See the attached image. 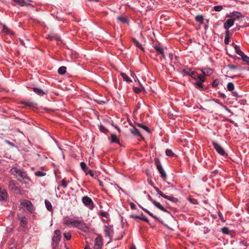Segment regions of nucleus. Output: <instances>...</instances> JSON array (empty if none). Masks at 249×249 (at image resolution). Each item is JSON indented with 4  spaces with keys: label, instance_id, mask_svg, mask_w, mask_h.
<instances>
[{
    "label": "nucleus",
    "instance_id": "f257e3e1",
    "mask_svg": "<svg viewBox=\"0 0 249 249\" xmlns=\"http://www.w3.org/2000/svg\"><path fill=\"white\" fill-rule=\"evenodd\" d=\"M10 173L14 175L19 181H22L26 178V173L16 167H13L10 170Z\"/></svg>",
    "mask_w": 249,
    "mask_h": 249
},
{
    "label": "nucleus",
    "instance_id": "f03ea898",
    "mask_svg": "<svg viewBox=\"0 0 249 249\" xmlns=\"http://www.w3.org/2000/svg\"><path fill=\"white\" fill-rule=\"evenodd\" d=\"M71 227L77 228L84 232H87L89 230V228L87 225V224L83 221L79 220H75L73 219Z\"/></svg>",
    "mask_w": 249,
    "mask_h": 249
},
{
    "label": "nucleus",
    "instance_id": "7ed1b4c3",
    "mask_svg": "<svg viewBox=\"0 0 249 249\" xmlns=\"http://www.w3.org/2000/svg\"><path fill=\"white\" fill-rule=\"evenodd\" d=\"M61 235L60 230H55L52 239V246L53 249L56 248L61 240Z\"/></svg>",
    "mask_w": 249,
    "mask_h": 249
},
{
    "label": "nucleus",
    "instance_id": "20e7f679",
    "mask_svg": "<svg viewBox=\"0 0 249 249\" xmlns=\"http://www.w3.org/2000/svg\"><path fill=\"white\" fill-rule=\"evenodd\" d=\"M82 202L89 209L92 210L94 208V203L92 199L88 196H84L82 198Z\"/></svg>",
    "mask_w": 249,
    "mask_h": 249
},
{
    "label": "nucleus",
    "instance_id": "39448f33",
    "mask_svg": "<svg viewBox=\"0 0 249 249\" xmlns=\"http://www.w3.org/2000/svg\"><path fill=\"white\" fill-rule=\"evenodd\" d=\"M9 189L11 191L17 194H20L21 192L20 188L16 186L14 180H10L9 181Z\"/></svg>",
    "mask_w": 249,
    "mask_h": 249
},
{
    "label": "nucleus",
    "instance_id": "423d86ee",
    "mask_svg": "<svg viewBox=\"0 0 249 249\" xmlns=\"http://www.w3.org/2000/svg\"><path fill=\"white\" fill-rule=\"evenodd\" d=\"M213 144L214 146V149L218 154L223 156L227 155V154L226 153L224 148L217 142L213 141Z\"/></svg>",
    "mask_w": 249,
    "mask_h": 249
},
{
    "label": "nucleus",
    "instance_id": "0eeeda50",
    "mask_svg": "<svg viewBox=\"0 0 249 249\" xmlns=\"http://www.w3.org/2000/svg\"><path fill=\"white\" fill-rule=\"evenodd\" d=\"M103 245V239L101 236L98 235L95 239L94 249H101Z\"/></svg>",
    "mask_w": 249,
    "mask_h": 249
},
{
    "label": "nucleus",
    "instance_id": "6e6552de",
    "mask_svg": "<svg viewBox=\"0 0 249 249\" xmlns=\"http://www.w3.org/2000/svg\"><path fill=\"white\" fill-rule=\"evenodd\" d=\"M21 204L27 208V210L30 212H32L33 211V206L32 203L27 200H23L21 202Z\"/></svg>",
    "mask_w": 249,
    "mask_h": 249
},
{
    "label": "nucleus",
    "instance_id": "1a4fd4ad",
    "mask_svg": "<svg viewBox=\"0 0 249 249\" xmlns=\"http://www.w3.org/2000/svg\"><path fill=\"white\" fill-rule=\"evenodd\" d=\"M241 14L240 12H233L230 13L229 15H227L226 17L230 18L231 19H232L233 21L234 22L235 20L239 19L241 17Z\"/></svg>",
    "mask_w": 249,
    "mask_h": 249
},
{
    "label": "nucleus",
    "instance_id": "9d476101",
    "mask_svg": "<svg viewBox=\"0 0 249 249\" xmlns=\"http://www.w3.org/2000/svg\"><path fill=\"white\" fill-rule=\"evenodd\" d=\"M157 168L159 173L160 174V177L164 179L166 178V174L165 173V172L164 171L162 166L159 163L158 164H157Z\"/></svg>",
    "mask_w": 249,
    "mask_h": 249
},
{
    "label": "nucleus",
    "instance_id": "9b49d317",
    "mask_svg": "<svg viewBox=\"0 0 249 249\" xmlns=\"http://www.w3.org/2000/svg\"><path fill=\"white\" fill-rule=\"evenodd\" d=\"M105 236L107 237H108L110 239V241H111V234L113 232L112 229L111 227L108 226H105L104 230Z\"/></svg>",
    "mask_w": 249,
    "mask_h": 249
},
{
    "label": "nucleus",
    "instance_id": "f8f14e48",
    "mask_svg": "<svg viewBox=\"0 0 249 249\" xmlns=\"http://www.w3.org/2000/svg\"><path fill=\"white\" fill-rule=\"evenodd\" d=\"M157 193L158 194H159L160 196H161L162 197H163V198H166L172 202H176L177 201V199L174 197H173V196H167V195H166L165 194H163L161 191H160V190L158 191L157 192Z\"/></svg>",
    "mask_w": 249,
    "mask_h": 249
},
{
    "label": "nucleus",
    "instance_id": "ddd939ff",
    "mask_svg": "<svg viewBox=\"0 0 249 249\" xmlns=\"http://www.w3.org/2000/svg\"><path fill=\"white\" fill-rule=\"evenodd\" d=\"M7 198V193L3 187L0 188V201L5 200Z\"/></svg>",
    "mask_w": 249,
    "mask_h": 249
},
{
    "label": "nucleus",
    "instance_id": "4468645a",
    "mask_svg": "<svg viewBox=\"0 0 249 249\" xmlns=\"http://www.w3.org/2000/svg\"><path fill=\"white\" fill-rule=\"evenodd\" d=\"M234 24V21L232 19L227 18L224 24V27L226 30V31L228 30L229 29L233 26Z\"/></svg>",
    "mask_w": 249,
    "mask_h": 249
},
{
    "label": "nucleus",
    "instance_id": "2eb2a0df",
    "mask_svg": "<svg viewBox=\"0 0 249 249\" xmlns=\"http://www.w3.org/2000/svg\"><path fill=\"white\" fill-rule=\"evenodd\" d=\"M18 218L20 221V226L25 228L27 227V219L25 216L20 217L19 215H18Z\"/></svg>",
    "mask_w": 249,
    "mask_h": 249
},
{
    "label": "nucleus",
    "instance_id": "dca6fc26",
    "mask_svg": "<svg viewBox=\"0 0 249 249\" xmlns=\"http://www.w3.org/2000/svg\"><path fill=\"white\" fill-rule=\"evenodd\" d=\"M12 0L15 2L16 4L18 5L19 6H27V5H29V0Z\"/></svg>",
    "mask_w": 249,
    "mask_h": 249
},
{
    "label": "nucleus",
    "instance_id": "f3484780",
    "mask_svg": "<svg viewBox=\"0 0 249 249\" xmlns=\"http://www.w3.org/2000/svg\"><path fill=\"white\" fill-rule=\"evenodd\" d=\"M153 204L154 205V206L158 208L161 211L167 212V210L166 208H165L160 202H158L156 201V200H153Z\"/></svg>",
    "mask_w": 249,
    "mask_h": 249
},
{
    "label": "nucleus",
    "instance_id": "a211bd4d",
    "mask_svg": "<svg viewBox=\"0 0 249 249\" xmlns=\"http://www.w3.org/2000/svg\"><path fill=\"white\" fill-rule=\"evenodd\" d=\"M154 48L158 53L160 54L163 57H165L164 51L162 47L160 46L155 45Z\"/></svg>",
    "mask_w": 249,
    "mask_h": 249
},
{
    "label": "nucleus",
    "instance_id": "6ab92c4d",
    "mask_svg": "<svg viewBox=\"0 0 249 249\" xmlns=\"http://www.w3.org/2000/svg\"><path fill=\"white\" fill-rule=\"evenodd\" d=\"M201 71L204 75H210L213 73V71L210 68H204L201 70Z\"/></svg>",
    "mask_w": 249,
    "mask_h": 249
},
{
    "label": "nucleus",
    "instance_id": "aec40b11",
    "mask_svg": "<svg viewBox=\"0 0 249 249\" xmlns=\"http://www.w3.org/2000/svg\"><path fill=\"white\" fill-rule=\"evenodd\" d=\"M33 90L36 94L40 96L45 94V92L42 89L39 88H35L33 89Z\"/></svg>",
    "mask_w": 249,
    "mask_h": 249
},
{
    "label": "nucleus",
    "instance_id": "412c9836",
    "mask_svg": "<svg viewBox=\"0 0 249 249\" xmlns=\"http://www.w3.org/2000/svg\"><path fill=\"white\" fill-rule=\"evenodd\" d=\"M2 31L3 33L6 34L14 35V33L5 25H2Z\"/></svg>",
    "mask_w": 249,
    "mask_h": 249
},
{
    "label": "nucleus",
    "instance_id": "4be33fe9",
    "mask_svg": "<svg viewBox=\"0 0 249 249\" xmlns=\"http://www.w3.org/2000/svg\"><path fill=\"white\" fill-rule=\"evenodd\" d=\"M137 125L138 127L143 129L144 130H145L147 133H150L149 128L145 124H144L143 123L138 124Z\"/></svg>",
    "mask_w": 249,
    "mask_h": 249
},
{
    "label": "nucleus",
    "instance_id": "5701e85b",
    "mask_svg": "<svg viewBox=\"0 0 249 249\" xmlns=\"http://www.w3.org/2000/svg\"><path fill=\"white\" fill-rule=\"evenodd\" d=\"M130 131L132 134L135 136H140V133L139 130L135 127H133L130 129Z\"/></svg>",
    "mask_w": 249,
    "mask_h": 249
},
{
    "label": "nucleus",
    "instance_id": "b1692460",
    "mask_svg": "<svg viewBox=\"0 0 249 249\" xmlns=\"http://www.w3.org/2000/svg\"><path fill=\"white\" fill-rule=\"evenodd\" d=\"M45 204L46 207L48 211H52L53 210L52 204L49 200H45Z\"/></svg>",
    "mask_w": 249,
    "mask_h": 249
},
{
    "label": "nucleus",
    "instance_id": "393cba45",
    "mask_svg": "<svg viewBox=\"0 0 249 249\" xmlns=\"http://www.w3.org/2000/svg\"><path fill=\"white\" fill-rule=\"evenodd\" d=\"M234 49L236 53L240 56H242L244 54V53L240 50L239 46L235 45Z\"/></svg>",
    "mask_w": 249,
    "mask_h": 249
},
{
    "label": "nucleus",
    "instance_id": "a878e982",
    "mask_svg": "<svg viewBox=\"0 0 249 249\" xmlns=\"http://www.w3.org/2000/svg\"><path fill=\"white\" fill-rule=\"evenodd\" d=\"M121 76H122L123 79L127 82H131V79L124 73H121Z\"/></svg>",
    "mask_w": 249,
    "mask_h": 249
},
{
    "label": "nucleus",
    "instance_id": "bb28decb",
    "mask_svg": "<svg viewBox=\"0 0 249 249\" xmlns=\"http://www.w3.org/2000/svg\"><path fill=\"white\" fill-rule=\"evenodd\" d=\"M230 39V32L229 30L226 31V36L224 39V42L226 44L229 43Z\"/></svg>",
    "mask_w": 249,
    "mask_h": 249
},
{
    "label": "nucleus",
    "instance_id": "cd10ccee",
    "mask_svg": "<svg viewBox=\"0 0 249 249\" xmlns=\"http://www.w3.org/2000/svg\"><path fill=\"white\" fill-rule=\"evenodd\" d=\"M227 89L228 90L231 91L234 90V86L233 84L231 82H229L228 83L227 86Z\"/></svg>",
    "mask_w": 249,
    "mask_h": 249
},
{
    "label": "nucleus",
    "instance_id": "c85d7f7f",
    "mask_svg": "<svg viewBox=\"0 0 249 249\" xmlns=\"http://www.w3.org/2000/svg\"><path fill=\"white\" fill-rule=\"evenodd\" d=\"M72 219L73 218H67L64 220V223L66 225L71 227Z\"/></svg>",
    "mask_w": 249,
    "mask_h": 249
},
{
    "label": "nucleus",
    "instance_id": "c756f323",
    "mask_svg": "<svg viewBox=\"0 0 249 249\" xmlns=\"http://www.w3.org/2000/svg\"><path fill=\"white\" fill-rule=\"evenodd\" d=\"M196 79H198L199 80L198 81L202 82V83L204 82L205 80V78L204 77V76H202L199 74L196 75Z\"/></svg>",
    "mask_w": 249,
    "mask_h": 249
},
{
    "label": "nucleus",
    "instance_id": "7c9ffc66",
    "mask_svg": "<svg viewBox=\"0 0 249 249\" xmlns=\"http://www.w3.org/2000/svg\"><path fill=\"white\" fill-rule=\"evenodd\" d=\"M194 85L197 89H202L203 87L202 82L199 81H196L194 83Z\"/></svg>",
    "mask_w": 249,
    "mask_h": 249
},
{
    "label": "nucleus",
    "instance_id": "2f4dec72",
    "mask_svg": "<svg viewBox=\"0 0 249 249\" xmlns=\"http://www.w3.org/2000/svg\"><path fill=\"white\" fill-rule=\"evenodd\" d=\"M132 40H133L134 44H135V45L136 46L140 48L142 50H143V48H142V45L136 39H133Z\"/></svg>",
    "mask_w": 249,
    "mask_h": 249
},
{
    "label": "nucleus",
    "instance_id": "473e14b6",
    "mask_svg": "<svg viewBox=\"0 0 249 249\" xmlns=\"http://www.w3.org/2000/svg\"><path fill=\"white\" fill-rule=\"evenodd\" d=\"M85 174L86 175H89L92 177H94V173L89 168H88L87 170L85 171Z\"/></svg>",
    "mask_w": 249,
    "mask_h": 249
},
{
    "label": "nucleus",
    "instance_id": "72a5a7b5",
    "mask_svg": "<svg viewBox=\"0 0 249 249\" xmlns=\"http://www.w3.org/2000/svg\"><path fill=\"white\" fill-rule=\"evenodd\" d=\"M185 72L187 73V74L191 76L194 79H196V74H195V73L193 71H192L191 70H189L188 71H186Z\"/></svg>",
    "mask_w": 249,
    "mask_h": 249
},
{
    "label": "nucleus",
    "instance_id": "f704fd0d",
    "mask_svg": "<svg viewBox=\"0 0 249 249\" xmlns=\"http://www.w3.org/2000/svg\"><path fill=\"white\" fill-rule=\"evenodd\" d=\"M221 231L225 234H229L230 230L228 227H224L221 229Z\"/></svg>",
    "mask_w": 249,
    "mask_h": 249
},
{
    "label": "nucleus",
    "instance_id": "c9c22d12",
    "mask_svg": "<svg viewBox=\"0 0 249 249\" xmlns=\"http://www.w3.org/2000/svg\"><path fill=\"white\" fill-rule=\"evenodd\" d=\"M166 155L169 157H172L174 156V153L173 152V151L169 149H167L165 151Z\"/></svg>",
    "mask_w": 249,
    "mask_h": 249
},
{
    "label": "nucleus",
    "instance_id": "e433bc0d",
    "mask_svg": "<svg viewBox=\"0 0 249 249\" xmlns=\"http://www.w3.org/2000/svg\"><path fill=\"white\" fill-rule=\"evenodd\" d=\"M80 166L81 168L83 169V170L85 172V171L87 170L89 168L86 164L84 162H81L80 163Z\"/></svg>",
    "mask_w": 249,
    "mask_h": 249
},
{
    "label": "nucleus",
    "instance_id": "4c0bfd02",
    "mask_svg": "<svg viewBox=\"0 0 249 249\" xmlns=\"http://www.w3.org/2000/svg\"><path fill=\"white\" fill-rule=\"evenodd\" d=\"M142 209L146 213H147L149 215H150L151 216H152L153 218H155V219H157V217L155 215H154L152 213H151V212H150L148 210H147V209H145V208H142Z\"/></svg>",
    "mask_w": 249,
    "mask_h": 249
},
{
    "label": "nucleus",
    "instance_id": "58836bf2",
    "mask_svg": "<svg viewBox=\"0 0 249 249\" xmlns=\"http://www.w3.org/2000/svg\"><path fill=\"white\" fill-rule=\"evenodd\" d=\"M117 19L123 23H125L127 21L126 18L124 16H120L117 18Z\"/></svg>",
    "mask_w": 249,
    "mask_h": 249
},
{
    "label": "nucleus",
    "instance_id": "ea45409f",
    "mask_svg": "<svg viewBox=\"0 0 249 249\" xmlns=\"http://www.w3.org/2000/svg\"><path fill=\"white\" fill-rule=\"evenodd\" d=\"M99 129L100 131L104 133H106L107 131V129L106 128V127L103 125L102 124H101L99 126Z\"/></svg>",
    "mask_w": 249,
    "mask_h": 249
},
{
    "label": "nucleus",
    "instance_id": "a19ab883",
    "mask_svg": "<svg viewBox=\"0 0 249 249\" xmlns=\"http://www.w3.org/2000/svg\"><path fill=\"white\" fill-rule=\"evenodd\" d=\"M213 9L217 12H220L223 9V6L221 5H216L213 7Z\"/></svg>",
    "mask_w": 249,
    "mask_h": 249
},
{
    "label": "nucleus",
    "instance_id": "79ce46f5",
    "mask_svg": "<svg viewBox=\"0 0 249 249\" xmlns=\"http://www.w3.org/2000/svg\"><path fill=\"white\" fill-rule=\"evenodd\" d=\"M196 20L201 23H202L203 22V18L201 16H196Z\"/></svg>",
    "mask_w": 249,
    "mask_h": 249
},
{
    "label": "nucleus",
    "instance_id": "37998d69",
    "mask_svg": "<svg viewBox=\"0 0 249 249\" xmlns=\"http://www.w3.org/2000/svg\"><path fill=\"white\" fill-rule=\"evenodd\" d=\"M219 84V80L218 79H215L212 83V87L213 88H216L218 86Z\"/></svg>",
    "mask_w": 249,
    "mask_h": 249
},
{
    "label": "nucleus",
    "instance_id": "c03bdc74",
    "mask_svg": "<svg viewBox=\"0 0 249 249\" xmlns=\"http://www.w3.org/2000/svg\"><path fill=\"white\" fill-rule=\"evenodd\" d=\"M242 58V60L247 62V63H249V57L247 55H245V54H243L242 56H241Z\"/></svg>",
    "mask_w": 249,
    "mask_h": 249
},
{
    "label": "nucleus",
    "instance_id": "a18cd8bd",
    "mask_svg": "<svg viewBox=\"0 0 249 249\" xmlns=\"http://www.w3.org/2000/svg\"><path fill=\"white\" fill-rule=\"evenodd\" d=\"M35 175L38 177H42L45 175V173L41 171H37L35 172Z\"/></svg>",
    "mask_w": 249,
    "mask_h": 249
},
{
    "label": "nucleus",
    "instance_id": "49530a36",
    "mask_svg": "<svg viewBox=\"0 0 249 249\" xmlns=\"http://www.w3.org/2000/svg\"><path fill=\"white\" fill-rule=\"evenodd\" d=\"M63 235L67 240H69L71 239V236L70 232L65 233L63 234Z\"/></svg>",
    "mask_w": 249,
    "mask_h": 249
},
{
    "label": "nucleus",
    "instance_id": "de8ad7c7",
    "mask_svg": "<svg viewBox=\"0 0 249 249\" xmlns=\"http://www.w3.org/2000/svg\"><path fill=\"white\" fill-rule=\"evenodd\" d=\"M228 67L231 69H237V67H236L235 66L233 65H228Z\"/></svg>",
    "mask_w": 249,
    "mask_h": 249
},
{
    "label": "nucleus",
    "instance_id": "09e8293b",
    "mask_svg": "<svg viewBox=\"0 0 249 249\" xmlns=\"http://www.w3.org/2000/svg\"><path fill=\"white\" fill-rule=\"evenodd\" d=\"M134 91L137 93H139L141 92V90L139 88H135Z\"/></svg>",
    "mask_w": 249,
    "mask_h": 249
},
{
    "label": "nucleus",
    "instance_id": "8fccbe9b",
    "mask_svg": "<svg viewBox=\"0 0 249 249\" xmlns=\"http://www.w3.org/2000/svg\"><path fill=\"white\" fill-rule=\"evenodd\" d=\"M13 228L10 227H8L6 228V231L8 232H10L12 231Z\"/></svg>",
    "mask_w": 249,
    "mask_h": 249
},
{
    "label": "nucleus",
    "instance_id": "3c124183",
    "mask_svg": "<svg viewBox=\"0 0 249 249\" xmlns=\"http://www.w3.org/2000/svg\"><path fill=\"white\" fill-rule=\"evenodd\" d=\"M121 141H111V143H115L119 145H121V143L120 142Z\"/></svg>",
    "mask_w": 249,
    "mask_h": 249
},
{
    "label": "nucleus",
    "instance_id": "603ef678",
    "mask_svg": "<svg viewBox=\"0 0 249 249\" xmlns=\"http://www.w3.org/2000/svg\"><path fill=\"white\" fill-rule=\"evenodd\" d=\"M141 220H142L144 221H145V222H148V219L147 217H142L141 218Z\"/></svg>",
    "mask_w": 249,
    "mask_h": 249
},
{
    "label": "nucleus",
    "instance_id": "864d4df0",
    "mask_svg": "<svg viewBox=\"0 0 249 249\" xmlns=\"http://www.w3.org/2000/svg\"><path fill=\"white\" fill-rule=\"evenodd\" d=\"M58 72L60 74H62V67H60L58 70Z\"/></svg>",
    "mask_w": 249,
    "mask_h": 249
},
{
    "label": "nucleus",
    "instance_id": "5fc2aeb1",
    "mask_svg": "<svg viewBox=\"0 0 249 249\" xmlns=\"http://www.w3.org/2000/svg\"><path fill=\"white\" fill-rule=\"evenodd\" d=\"M132 217L135 219H141V217L140 216H138L137 215H133Z\"/></svg>",
    "mask_w": 249,
    "mask_h": 249
},
{
    "label": "nucleus",
    "instance_id": "6e6d98bb",
    "mask_svg": "<svg viewBox=\"0 0 249 249\" xmlns=\"http://www.w3.org/2000/svg\"><path fill=\"white\" fill-rule=\"evenodd\" d=\"M130 205L132 209H135V205L133 202H131Z\"/></svg>",
    "mask_w": 249,
    "mask_h": 249
},
{
    "label": "nucleus",
    "instance_id": "4d7b16f0",
    "mask_svg": "<svg viewBox=\"0 0 249 249\" xmlns=\"http://www.w3.org/2000/svg\"><path fill=\"white\" fill-rule=\"evenodd\" d=\"M47 38L50 40H53V39H55L54 37L52 35H48V37H47Z\"/></svg>",
    "mask_w": 249,
    "mask_h": 249
},
{
    "label": "nucleus",
    "instance_id": "13d9d810",
    "mask_svg": "<svg viewBox=\"0 0 249 249\" xmlns=\"http://www.w3.org/2000/svg\"><path fill=\"white\" fill-rule=\"evenodd\" d=\"M45 134L48 137V138H47V139H54V138H53L51 136H50L48 133H45Z\"/></svg>",
    "mask_w": 249,
    "mask_h": 249
},
{
    "label": "nucleus",
    "instance_id": "bf43d9fd",
    "mask_svg": "<svg viewBox=\"0 0 249 249\" xmlns=\"http://www.w3.org/2000/svg\"><path fill=\"white\" fill-rule=\"evenodd\" d=\"M223 107L229 112H231V111L228 109L226 106H223Z\"/></svg>",
    "mask_w": 249,
    "mask_h": 249
},
{
    "label": "nucleus",
    "instance_id": "052dcab7",
    "mask_svg": "<svg viewBox=\"0 0 249 249\" xmlns=\"http://www.w3.org/2000/svg\"><path fill=\"white\" fill-rule=\"evenodd\" d=\"M66 72V67L63 66V75L65 74Z\"/></svg>",
    "mask_w": 249,
    "mask_h": 249
},
{
    "label": "nucleus",
    "instance_id": "680f3d73",
    "mask_svg": "<svg viewBox=\"0 0 249 249\" xmlns=\"http://www.w3.org/2000/svg\"><path fill=\"white\" fill-rule=\"evenodd\" d=\"M67 186V183L63 179V188H65Z\"/></svg>",
    "mask_w": 249,
    "mask_h": 249
},
{
    "label": "nucleus",
    "instance_id": "e2e57ef3",
    "mask_svg": "<svg viewBox=\"0 0 249 249\" xmlns=\"http://www.w3.org/2000/svg\"><path fill=\"white\" fill-rule=\"evenodd\" d=\"M190 201L191 202V203H193L194 204H195V201H196V200L195 199H190Z\"/></svg>",
    "mask_w": 249,
    "mask_h": 249
},
{
    "label": "nucleus",
    "instance_id": "0e129e2a",
    "mask_svg": "<svg viewBox=\"0 0 249 249\" xmlns=\"http://www.w3.org/2000/svg\"><path fill=\"white\" fill-rule=\"evenodd\" d=\"M84 249H90L89 246V245H87L85 246V247Z\"/></svg>",
    "mask_w": 249,
    "mask_h": 249
},
{
    "label": "nucleus",
    "instance_id": "69168bd1",
    "mask_svg": "<svg viewBox=\"0 0 249 249\" xmlns=\"http://www.w3.org/2000/svg\"><path fill=\"white\" fill-rule=\"evenodd\" d=\"M148 198L149 200L153 202V200H154L149 195H148Z\"/></svg>",
    "mask_w": 249,
    "mask_h": 249
},
{
    "label": "nucleus",
    "instance_id": "338daca9",
    "mask_svg": "<svg viewBox=\"0 0 249 249\" xmlns=\"http://www.w3.org/2000/svg\"><path fill=\"white\" fill-rule=\"evenodd\" d=\"M130 249H136L135 247L134 246H132L131 247H130Z\"/></svg>",
    "mask_w": 249,
    "mask_h": 249
},
{
    "label": "nucleus",
    "instance_id": "774afa93",
    "mask_svg": "<svg viewBox=\"0 0 249 249\" xmlns=\"http://www.w3.org/2000/svg\"><path fill=\"white\" fill-rule=\"evenodd\" d=\"M155 189L156 190V192H157L158 191H159V190L158 189V188L157 187H155Z\"/></svg>",
    "mask_w": 249,
    "mask_h": 249
}]
</instances>
